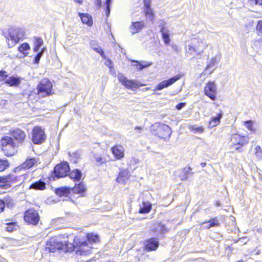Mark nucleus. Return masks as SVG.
<instances>
[{
    "mask_svg": "<svg viewBox=\"0 0 262 262\" xmlns=\"http://www.w3.org/2000/svg\"><path fill=\"white\" fill-rule=\"evenodd\" d=\"M158 26L160 28H165L166 27L165 26V25H166V23L163 21V20H160L158 21Z\"/></svg>",
    "mask_w": 262,
    "mask_h": 262,
    "instance_id": "52",
    "label": "nucleus"
},
{
    "mask_svg": "<svg viewBox=\"0 0 262 262\" xmlns=\"http://www.w3.org/2000/svg\"><path fill=\"white\" fill-rule=\"evenodd\" d=\"M160 32L162 34V36L163 35H169V30L168 29V27L163 28L160 29Z\"/></svg>",
    "mask_w": 262,
    "mask_h": 262,
    "instance_id": "47",
    "label": "nucleus"
},
{
    "mask_svg": "<svg viewBox=\"0 0 262 262\" xmlns=\"http://www.w3.org/2000/svg\"><path fill=\"white\" fill-rule=\"evenodd\" d=\"M249 142V138L245 136H241L237 134L232 135L231 142L233 147L239 151H242V147L247 144Z\"/></svg>",
    "mask_w": 262,
    "mask_h": 262,
    "instance_id": "6",
    "label": "nucleus"
},
{
    "mask_svg": "<svg viewBox=\"0 0 262 262\" xmlns=\"http://www.w3.org/2000/svg\"><path fill=\"white\" fill-rule=\"evenodd\" d=\"M53 84L47 78L42 79L37 85V95L41 97L44 98L52 95Z\"/></svg>",
    "mask_w": 262,
    "mask_h": 262,
    "instance_id": "4",
    "label": "nucleus"
},
{
    "mask_svg": "<svg viewBox=\"0 0 262 262\" xmlns=\"http://www.w3.org/2000/svg\"><path fill=\"white\" fill-rule=\"evenodd\" d=\"M96 161L99 164H101L103 162V159L100 157H98L96 158Z\"/></svg>",
    "mask_w": 262,
    "mask_h": 262,
    "instance_id": "56",
    "label": "nucleus"
},
{
    "mask_svg": "<svg viewBox=\"0 0 262 262\" xmlns=\"http://www.w3.org/2000/svg\"><path fill=\"white\" fill-rule=\"evenodd\" d=\"M112 151L115 157L121 159L124 157V148L120 145H116L112 148Z\"/></svg>",
    "mask_w": 262,
    "mask_h": 262,
    "instance_id": "18",
    "label": "nucleus"
},
{
    "mask_svg": "<svg viewBox=\"0 0 262 262\" xmlns=\"http://www.w3.org/2000/svg\"><path fill=\"white\" fill-rule=\"evenodd\" d=\"M151 209V204L148 201L143 202L140 205V209L139 210L140 213H147L149 212Z\"/></svg>",
    "mask_w": 262,
    "mask_h": 262,
    "instance_id": "22",
    "label": "nucleus"
},
{
    "mask_svg": "<svg viewBox=\"0 0 262 262\" xmlns=\"http://www.w3.org/2000/svg\"><path fill=\"white\" fill-rule=\"evenodd\" d=\"M39 160L37 158H28L25 162L20 165V168L28 169L37 163H39Z\"/></svg>",
    "mask_w": 262,
    "mask_h": 262,
    "instance_id": "15",
    "label": "nucleus"
},
{
    "mask_svg": "<svg viewBox=\"0 0 262 262\" xmlns=\"http://www.w3.org/2000/svg\"><path fill=\"white\" fill-rule=\"evenodd\" d=\"M24 220L28 224L35 225L39 221V216L35 210L29 209L25 212Z\"/></svg>",
    "mask_w": 262,
    "mask_h": 262,
    "instance_id": "10",
    "label": "nucleus"
},
{
    "mask_svg": "<svg viewBox=\"0 0 262 262\" xmlns=\"http://www.w3.org/2000/svg\"><path fill=\"white\" fill-rule=\"evenodd\" d=\"M201 165L202 167H205V166L206 165V163H201Z\"/></svg>",
    "mask_w": 262,
    "mask_h": 262,
    "instance_id": "64",
    "label": "nucleus"
},
{
    "mask_svg": "<svg viewBox=\"0 0 262 262\" xmlns=\"http://www.w3.org/2000/svg\"><path fill=\"white\" fill-rule=\"evenodd\" d=\"M112 0H106V7L109 6L110 7L111 4Z\"/></svg>",
    "mask_w": 262,
    "mask_h": 262,
    "instance_id": "59",
    "label": "nucleus"
},
{
    "mask_svg": "<svg viewBox=\"0 0 262 262\" xmlns=\"http://www.w3.org/2000/svg\"><path fill=\"white\" fill-rule=\"evenodd\" d=\"M5 207V202L0 199V213L3 211Z\"/></svg>",
    "mask_w": 262,
    "mask_h": 262,
    "instance_id": "51",
    "label": "nucleus"
},
{
    "mask_svg": "<svg viewBox=\"0 0 262 262\" xmlns=\"http://www.w3.org/2000/svg\"><path fill=\"white\" fill-rule=\"evenodd\" d=\"M86 241L91 246L93 243H96L99 241V237L97 234L88 233L86 236Z\"/></svg>",
    "mask_w": 262,
    "mask_h": 262,
    "instance_id": "27",
    "label": "nucleus"
},
{
    "mask_svg": "<svg viewBox=\"0 0 262 262\" xmlns=\"http://www.w3.org/2000/svg\"><path fill=\"white\" fill-rule=\"evenodd\" d=\"M181 77V75L178 74L167 80L163 81L155 88L154 91H160L165 88L168 87L180 79Z\"/></svg>",
    "mask_w": 262,
    "mask_h": 262,
    "instance_id": "12",
    "label": "nucleus"
},
{
    "mask_svg": "<svg viewBox=\"0 0 262 262\" xmlns=\"http://www.w3.org/2000/svg\"><path fill=\"white\" fill-rule=\"evenodd\" d=\"M71 190L75 193H78L81 195H84V193L86 191V188L82 183H80L76 185L73 188H71Z\"/></svg>",
    "mask_w": 262,
    "mask_h": 262,
    "instance_id": "21",
    "label": "nucleus"
},
{
    "mask_svg": "<svg viewBox=\"0 0 262 262\" xmlns=\"http://www.w3.org/2000/svg\"><path fill=\"white\" fill-rule=\"evenodd\" d=\"M185 105V103H179L176 106V108L178 110H180L181 109H182L184 106Z\"/></svg>",
    "mask_w": 262,
    "mask_h": 262,
    "instance_id": "54",
    "label": "nucleus"
},
{
    "mask_svg": "<svg viewBox=\"0 0 262 262\" xmlns=\"http://www.w3.org/2000/svg\"><path fill=\"white\" fill-rule=\"evenodd\" d=\"M70 178L75 182L79 181L82 177V172L78 169H74L69 173Z\"/></svg>",
    "mask_w": 262,
    "mask_h": 262,
    "instance_id": "23",
    "label": "nucleus"
},
{
    "mask_svg": "<svg viewBox=\"0 0 262 262\" xmlns=\"http://www.w3.org/2000/svg\"><path fill=\"white\" fill-rule=\"evenodd\" d=\"M256 5H262V0H254Z\"/></svg>",
    "mask_w": 262,
    "mask_h": 262,
    "instance_id": "58",
    "label": "nucleus"
},
{
    "mask_svg": "<svg viewBox=\"0 0 262 262\" xmlns=\"http://www.w3.org/2000/svg\"><path fill=\"white\" fill-rule=\"evenodd\" d=\"M9 166V163L7 160L0 159V171H3Z\"/></svg>",
    "mask_w": 262,
    "mask_h": 262,
    "instance_id": "37",
    "label": "nucleus"
},
{
    "mask_svg": "<svg viewBox=\"0 0 262 262\" xmlns=\"http://www.w3.org/2000/svg\"><path fill=\"white\" fill-rule=\"evenodd\" d=\"M6 181V179L0 177V182H4Z\"/></svg>",
    "mask_w": 262,
    "mask_h": 262,
    "instance_id": "61",
    "label": "nucleus"
},
{
    "mask_svg": "<svg viewBox=\"0 0 262 262\" xmlns=\"http://www.w3.org/2000/svg\"><path fill=\"white\" fill-rule=\"evenodd\" d=\"M46 187V184L41 181L36 182L30 186V189H34L37 190H43Z\"/></svg>",
    "mask_w": 262,
    "mask_h": 262,
    "instance_id": "29",
    "label": "nucleus"
},
{
    "mask_svg": "<svg viewBox=\"0 0 262 262\" xmlns=\"http://www.w3.org/2000/svg\"><path fill=\"white\" fill-rule=\"evenodd\" d=\"M160 129L164 132V136L168 137L170 136L171 131L169 126L164 124L161 126Z\"/></svg>",
    "mask_w": 262,
    "mask_h": 262,
    "instance_id": "35",
    "label": "nucleus"
},
{
    "mask_svg": "<svg viewBox=\"0 0 262 262\" xmlns=\"http://www.w3.org/2000/svg\"><path fill=\"white\" fill-rule=\"evenodd\" d=\"M3 34L7 40H10L12 41V45L13 46L23 39L25 31L21 28H11L9 29L8 33L3 32Z\"/></svg>",
    "mask_w": 262,
    "mask_h": 262,
    "instance_id": "5",
    "label": "nucleus"
},
{
    "mask_svg": "<svg viewBox=\"0 0 262 262\" xmlns=\"http://www.w3.org/2000/svg\"><path fill=\"white\" fill-rule=\"evenodd\" d=\"M188 128L194 133H202L204 130L202 126H198L196 125H189Z\"/></svg>",
    "mask_w": 262,
    "mask_h": 262,
    "instance_id": "33",
    "label": "nucleus"
},
{
    "mask_svg": "<svg viewBox=\"0 0 262 262\" xmlns=\"http://www.w3.org/2000/svg\"><path fill=\"white\" fill-rule=\"evenodd\" d=\"M1 147L7 156L14 155L17 150L16 143L11 137L5 136L1 140Z\"/></svg>",
    "mask_w": 262,
    "mask_h": 262,
    "instance_id": "3",
    "label": "nucleus"
},
{
    "mask_svg": "<svg viewBox=\"0 0 262 262\" xmlns=\"http://www.w3.org/2000/svg\"><path fill=\"white\" fill-rule=\"evenodd\" d=\"M51 243H53L54 245L56 244L57 249L58 250L64 251L65 252L68 251L67 249L68 244L66 242L63 243L59 239L54 238L51 239Z\"/></svg>",
    "mask_w": 262,
    "mask_h": 262,
    "instance_id": "20",
    "label": "nucleus"
},
{
    "mask_svg": "<svg viewBox=\"0 0 262 262\" xmlns=\"http://www.w3.org/2000/svg\"><path fill=\"white\" fill-rule=\"evenodd\" d=\"M97 1L98 5L100 6L101 5V0H97Z\"/></svg>",
    "mask_w": 262,
    "mask_h": 262,
    "instance_id": "63",
    "label": "nucleus"
},
{
    "mask_svg": "<svg viewBox=\"0 0 262 262\" xmlns=\"http://www.w3.org/2000/svg\"><path fill=\"white\" fill-rule=\"evenodd\" d=\"M220 55H216L214 57H212L210 60L208 62L205 69V71H209V74H211L214 70V66L220 62Z\"/></svg>",
    "mask_w": 262,
    "mask_h": 262,
    "instance_id": "14",
    "label": "nucleus"
},
{
    "mask_svg": "<svg viewBox=\"0 0 262 262\" xmlns=\"http://www.w3.org/2000/svg\"><path fill=\"white\" fill-rule=\"evenodd\" d=\"M74 251L77 254L80 255H87L89 254L93 247L88 244L85 239L81 238L78 236H76L73 245Z\"/></svg>",
    "mask_w": 262,
    "mask_h": 262,
    "instance_id": "1",
    "label": "nucleus"
},
{
    "mask_svg": "<svg viewBox=\"0 0 262 262\" xmlns=\"http://www.w3.org/2000/svg\"><path fill=\"white\" fill-rule=\"evenodd\" d=\"M7 227L5 228V230L8 232H13L16 230V225L14 223H9L7 224Z\"/></svg>",
    "mask_w": 262,
    "mask_h": 262,
    "instance_id": "39",
    "label": "nucleus"
},
{
    "mask_svg": "<svg viewBox=\"0 0 262 262\" xmlns=\"http://www.w3.org/2000/svg\"><path fill=\"white\" fill-rule=\"evenodd\" d=\"M35 41L34 42V47L33 49L34 52H37L39 50L40 48L43 45V40L41 38L39 37L35 38Z\"/></svg>",
    "mask_w": 262,
    "mask_h": 262,
    "instance_id": "30",
    "label": "nucleus"
},
{
    "mask_svg": "<svg viewBox=\"0 0 262 262\" xmlns=\"http://www.w3.org/2000/svg\"><path fill=\"white\" fill-rule=\"evenodd\" d=\"M162 36V38L164 41V43L166 45H168L169 43H170V37H169V35H166L165 36V35H163Z\"/></svg>",
    "mask_w": 262,
    "mask_h": 262,
    "instance_id": "49",
    "label": "nucleus"
},
{
    "mask_svg": "<svg viewBox=\"0 0 262 262\" xmlns=\"http://www.w3.org/2000/svg\"><path fill=\"white\" fill-rule=\"evenodd\" d=\"M136 64H135V66H137V68L139 70H141L143 69L148 67L151 64V63H148L146 61H142L141 62H138L137 61H136Z\"/></svg>",
    "mask_w": 262,
    "mask_h": 262,
    "instance_id": "36",
    "label": "nucleus"
},
{
    "mask_svg": "<svg viewBox=\"0 0 262 262\" xmlns=\"http://www.w3.org/2000/svg\"><path fill=\"white\" fill-rule=\"evenodd\" d=\"M154 231L156 232H159L161 234H163L168 231L165 226L164 225H161V224H159L157 225L156 228L154 229Z\"/></svg>",
    "mask_w": 262,
    "mask_h": 262,
    "instance_id": "34",
    "label": "nucleus"
},
{
    "mask_svg": "<svg viewBox=\"0 0 262 262\" xmlns=\"http://www.w3.org/2000/svg\"><path fill=\"white\" fill-rule=\"evenodd\" d=\"M256 30L262 33V20L258 21L256 26Z\"/></svg>",
    "mask_w": 262,
    "mask_h": 262,
    "instance_id": "50",
    "label": "nucleus"
},
{
    "mask_svg": "<svg viewBox=\"0 0 262 262\" xmlns=\"http://www.w3.org/2000/svg\"><path fill=\"white\" fill-rule=\"evenodd\" d=\"M8 78V75L6 74V72L5 71H0V84L5 81L6 83V80Z\"/></svg>",
    "mask_w": 262,
    "mask_h": 262,
    "instance_id": "41",
    "label": "nucleus"
},
{
    "mask_svg": "<svg viewBox=\"0 0 262 262\" xmlns=\"http://www.w3.org/2000/svg\"><path fill=\"white\" fill-rule=\"evenodd\" d=\"M135 129L141 130H142V127H140V126H137V127H136Z\"/></svg>",
    "mask_w": 262,
    "mask_h": 262,
    "instance_id": "62",
    "label": "nucleus"
},
{
    "mask_svg": "<svg viewBox=\"0 0 262 262\" xmlns=\"http://www.w3.org/2000/svg\"><path fill=\"white\" fill-rule=\"evenodd\" d=\"M30 49V46L28 43H24L19 47L18 51L20 52L23 53L25 55H27L28 54V53H27L26 52L29 50Z\"/></svg>",
    "mask_w": 262,
    "mask_h": 262,
    "instance_id": "31",
    "label": "nucleus"
},
{
    "mask_svg": "<svg viewBox=\"0 0 262 262\" xmlns=\"http://www.w3.org/2000/svg\"><path fill=\"white\" fill-rule=\"evenodd\" d=\"M223 116V113L221 111L217 116L213 117L211 118V120L209 122V125L211 127L216 126L220 122V119Z\"/></svg>",
    "mask_w": 262,
    "mask_h": 262,
    "instance_id": "28",
    "label": "nucleus"
},
{
    "mask_svg": "<svg viewBox=\"0 0 262 262\" xmlns=\"http://www.w3.org/2000/svg\"><path fill=\"white\" fill-rule=\"evenodd\" d=\"M57 250L56 244L51 243V240L47 242V247H46V250L50 252H54Z\"/></svg>",
    "mask_w": 262,
    "mask_h": 262,
    "instance_id": "32",
    "label": "nucleus"
},
{
    "mask_svg": "<svg viewBox=\"0 0 262 262\" xmlns=\"http://www.w3.org/2000/svg\"><path fill=\"white\" fill-rule=\"evenodd\" d=\"M46 140V135L41 127L35 126L32 132V141L35 144H41Z\"/></svg>",
    "mask_w": 262,
    "mask_h": 262,
    "instance_id": "7",
    "label": "nucleus"
},
{
    "mask_svg": "<svg viewBox=\"0 0 262 262\" xmlns=\"http://www.w3.org/2000/svg\"><path fill=\"white\" fill-rule=\"evenodd\" d=\"M46 50V49L45 48H43L41 49V51L36 54V56L35 57V59H34V63H38V62H39V61L40 60V58L41 57V56L42 55V54H43V52Z\"/></svg>",
    "mask_w": 262,
    "mask_h": 262,
    "instance_id": "42",
    "label": "nucleus"
},
{
    "mask_svg": "<svg viewBox=\"0 0 262 262\" xmlns=\"http://www.w3.org/2000/svg\"><path fill=\"white\" fill-rule=\"evenodd\" d=\"M159 242L156 238H151L146 241L145 247L148 251L156 250L159 246Z\"/></svg>",
    "mask_w": 262,
    "mask_h": 262,
    "instance_id": "16",
    "label": "nucleus"
},
{
    "mask_svg": "<svg viewBox=\"0 0 262 262\" xmlns=\"http://www.w3.org/2000/svg\"><path fill=\"white\" fill-rule=\"evenodd\" d=\"M255 155L257 157H260L262 154V151L259 146H257L255 148Z\"/></svg>",
    "mask_w": 262,
    "mask_h": 262,
    "instance_id": "48",
    "label": "nucleus"
},
{
    "mask_svg": "<svg viewBox=\"0 0 262 262\" xmlns=\"http://www.w3.org/2000/svg\"><path fill=\"white\" fill-rule=\"evenodd\" d=\"M191 170L190 167L185 168L183 170L184 174V177L182 179L183 180H187L188 177V175L190 173V171Z\"/></svg>",
    "mask_w": 262,
    "mask_h": 262,
    "instance_id": "44",
    "label": "nucleus"
},
{
    "mask_svg": "<svg viewBox=\"0 0 262 262\" xmlns=\"http://www.w3.org/2000/svg\"><path fill=\"white\" fill-rule=\"evenodd\" d=\"M244 125L249 130H251V131L253 130V127H252L253 122L252 121L249 120V121H245Z\"/></svg>",
    "mask_w": 262,
    "mask_h": 262,
    "instance_id": "43",
    "label": "nucleus"
},
{
    "mask_svg": "<svg viewBox=\"0 0 262 262\" xmlns=\"http://www.w3.org/2000/svg\"><path fill=\"white\" fill-rule=\"evenodd\" d=\"M105 65L111 68L113 67V62L110 59H107L105 62Z\"/></svg>",
    "mask_w": 262,
    "mask_h": 262,
    "instance_id": "53",
    "label": "nucleus"
},
{
    "mask_svg": "<svg viewBox=\"0 0 262 262\" xmlns=\"http://www.w3.org/2000/svg\"><path fill=\"white\" fill-rule=\"evenodd\" d=\"M207 47L205 42L198 38H192L190 42L186 47V51L188 54L194 56L199 55Z\"/></svg>",
    "mask_w": 262,
    "mask_h": 262,
    "instance_id": "2",
    "label": "nucleus"
},
{
    "mask_svg": "<svg viewBox=\"0 0 262 262\" xmlns=\"http://www.w3.org/2000/svg\"><path fill=\"white\" fill-rule=\"evenodd\" d=\"M206 222H204L203 224L206 223ZM209 223L208 225L206 226V228L209 229L210 227H214L215 226H217L219 225V222L217 220L215 219L210 220L209 221L207 222Z\"/></svg>",
    "mask_w": 262,
    "mask_h": 262,
    "instance_id": "40",
    "label": "nucleus"
},
{
    "mask_svg": "<svg viewBox=\"0 0 262 262\" xmlns=\"http://www.w3.org/2000/svg\"><path fill=\"white\" fill-rule=\"evenodd\" d=\"M129 176L130 173L127 169L121 170L116 181L118 183H124L129 178Z\"/></svg>",
    "mask_w": 262,
    "mask_h": 262,
    "instance_id": "19",
    "label": "nucleus"
},
{
    "mask_svg": "<svg viewBox=\"0 0 262 262\" xmlns=\"http://www.w3.org/2000/svg\"><path fill=\"white\" fill-rule=\"evenodd\" d=\"M110 14V7L107 6L106 8L105 14L107 17H108Z\"/></svg>",
    "mask_w": 262,
    "mask_h": 262,
    "instance_id": "57",
    "label": "nucleus"
},
{
    "mask_svg": "<svg viewBox=\"0 0 262 262\" xmlns=\"http://www.w3.org/2000/svg\"><path fill=\"white\" fill-rule=\"evenodd\" d=\"M8 207H11L13 206V202L10 198H5L4 201Z\"/></svg>",
    "mask_w": 262,
    "mask_h": 262,
    "instance_id": "45",
    "label": "nucleus"
},
{
    "mask_svg": "<svg viewBox=\"0 0 262 262\" xmlns=\"http://www.w3.org/2000/svg\"><path fill=\"white\" fill-rule=\"evenodd\" d=\"M20 83V78L15 76L8 77L6 80L7 84L10 86H18Z\"/></svg>",
    "mask_w": 262,
    "mask_h": 262,
    "instance_id": "26",
    "label": "nucleus"
},
{
    "mask_svg": "<svg viewBox=\"0 0 262 262\" xmlns=\"http://www.w3.org/2000/svg\"><path fill=\"white\" fill-rule=\"evenodd\" d=\"M216 85L214 82H208L204 88L205 95L209 97L212 100L216 99Z\"/></svg>",
    "mask_w": 262,
    "mask_h": 262,
    "instance_id": "11",
    "label": "nucleus"
},
{
    "mask_svg": "<svg viewBox=\"0 0 262 262\" xmlns=\"http://www.w3.org/2000/svg\"><path fill=\"white\" fill-rule=\"evenodd\" d=\"M11 136L17 143H22L25 139L26 134L24 131L17 128L11 132Z\"/></svg>",
    "mask_w": 262,
    "mask_h": 262,
    "instance_id": "13",
    "label": "nucleus"
},
{
    "mask_svg": "<svg viewBox=\"0 0 262 262\" xmlns=\"http://www.w3.org/2000/svg\"><path fill=\"white\" fill-rule=\"evenodd\" d=\"M145 8H150V4L149 1L144 0Z\"/></svg>",
    "mask_w": 262,
    "mask_h": 262,
    "instance_id": "55",
    "label": "nucleus"
},
{
    "mask_svg": "<svg viewBox=\"0 0 262 262\" xmlns=\"http://www.w3.org/2000/svg\"><path fill=\"white\" fill-rule=\"evenodd\" d=\"M72 190L70 187H61L56 188L55 193L59 196H67Z\"/></svg>",
    "mask_w": 262,
    "mask_h": 262,
    "instance_id": "25",
    "label": "nucleus"
},
{
    "mask_svg": "<svg viewBox=\"0 0 262 262\" xmlns=\"http://www.w3.org/2000/svg\"><path fill=\"white\" fill-rule=\"evenodd\" d=\"M78 14L83 24H85L89 26H91L92 25L93 20L90 15L82 13H79Z\"/></svg>",
    "mask_w": 262,
    "mask_h": 262,
    "instance_id": "24",
    "label": "nucleus"
},
{
    "mask_svg": "<svg viewBox=\"0 0 262 262\" xmlns=\"http://www.w3.org/2000/svg\"><path fill=\"white\" fill-rule=\"evenodd\" d=\"M74 1L77 3L79 4H82L83 3V0H74Z\"/></svg>",
    "mask_w": 262,
    "mask_h": 262,
    "instance_id": "60",
    "label": "nucleus"
},
{
    "mask_svg": "<svg viewBox=\"0 0 262 262\" xmlns=\"http://www.w3.org/2000/svg\"><path fill=\"white\" fill-rule=\"evenodd\" d=\"M144 26V23L142 21L133 22L129 27L130 31L132 34H135L140 32Z\"/></svg>",
    "mask_w": 262,
    "mask_h": 262,
    "instance_id": "17",
    "label": "nucleus"
},
{
    "mask_svg": "<svg viewBox=\"0 0 262 262\" xmlns=\"http://www.w3.org/2000/svg\"><path fill=\"white\" fill-rule=\"evenodd\" d=\"M144 13L145 16L150 20H152L154 18V13L151 8H145Z\"/></svg>",
    "mask_w": 262,
    "mask_h": 262,
    "instance_id": "38",
    "label": "nucleus"
},
{
    "mask_svg": "<svg viewBox=\"0 0 262 262\" xmlns=\"http://www.w3.org/2000/svg\"><path fill=\"white\" fill-rule=\"evenodd\" d=\"M117 78L119 82L128 89L133 90L135 89H137L144 85L138 81L127 79V78L121 73H119L117 75Z\"/></svg>",
    "mask_w": 262,
    "mask_h": 262,
    "instance_id": "8",
    "label": "nucleus"
},
{
    "mask_svg": "<svg viewBox=\"0 0 262 262\" xmlns=\"http://www.w3.org/2000/svg\"><path fill=\"white\" fill-rule=\"evenodd\" d=\"M70 171V167L68 163L63 162L57 164L54 168V177L59 179L67 176Z\"/></svg>",
    "mask_w": 262,
    "mask_h": 262,
    "instance_id": "9",
    "label": "nucleus"
},
{
    "mask_svg": "<svg viewBox=\"0 0 262 262\" xmlns=\"http://www.w3.org/2000/svg\"><path fill=\"white\" fill-rule=\"evenodd\" d=\"M96 52L98 53L103 59H106V56L105 55L102 49L100 48H94Z\"/></svg>",
    "mask_w": 262,
    "mask_h": 262,
    "instance_id": "46",
    "label": "nucleus"
}]
</instances>
